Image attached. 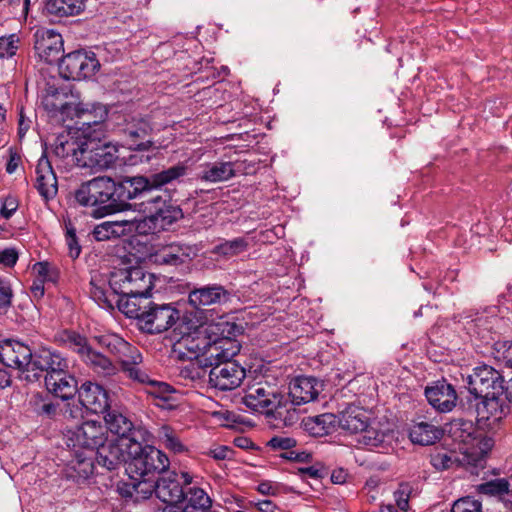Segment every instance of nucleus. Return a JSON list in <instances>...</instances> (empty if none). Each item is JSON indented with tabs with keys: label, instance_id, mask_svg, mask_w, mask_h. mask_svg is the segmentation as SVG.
<instances>
[{
	"label": "nucleus",
	"instance_id": "obj_7",
	"mask_svg": "<svg viewBox=\"0 0 512 512\" xmlns=\"http://www.w3.org/2000/svg\"><path fill=\"white\" fill-rule=\"evenodd\" d=\"M109 286L117 298L146 295L154 287V275L143 267H126L111 272Z\"/></svg>",
	"mask_w": 512,
	"mask_h": 512
},
{
	"label": "nucleus",
	"instance_id": "obj_32",
	"mask_svg": "<svg viewBox=\"0 0 512 512\" xmlns=\"http://www.w3.org/2000/svg\"><path fill=\"white\" fill-rule=\"evenodd\" d=\"M154 302L150 299V293L146 295H136L132 297L117 298L116 305L120 312L129 318L137 320L140 327L142 318L150 312Z\"/></svg>",
	"mask_w": 512,
	"mask_h": 512
},
{
	"label": "nucleus",
	"instance_id": "obj_61",
	"mask_svg": "<svg viewBox=\"0 0 512 512\" xmlns=\"http://www.w3.org/2000/svg\"><path fill=\"white\" fill-rule=\"evenodd\" d=\"M66 243L69 247V254L72 258H77L80 254L81 248L78 245L74 228H68L66 231Z\"/></svg>",
	"mask_w": 512,
	"mask_h": 512
},
{
	"label": "nucleus",
	"instance_id": "obj_17",
	"mask_svg": "<svg viewBox=\"0 0 512 512\" xmlns=\"http://www.w3.org/2000/svg\"><path fill=\"white\" fill-rule=\"evenodd\" d=\"M179 318V312L170 304H156L142 318L140 329L146 333L157 334L168 330Z\"/></svg>",
	"mask_w": 512,
	"mask_h": 512
},
{
	"label": "nucleus",
	"instance_id": "obj_39",
	"mask_svg": "<svg viewBox=\"0 0 512 512\" xmlns=\"http://www.w3.org/2000/svg\"><path fill=\"white\" fill-rule=\"evenodd\" d=\"M81 361L94 373L102 377H110L117 373V366L104 354L93 347L86 353Z\"/></svg>",
	"mask_w": 512,
	"mask_h": 512
},
{
	"label": "nucleus",
	"instance_id": "obj_21",
	"mask_svg": "<svg viewBox=\"0 0 512 512\" xmlns=\"http://www.w3.org/2000/svg\"><path fill=\"white\" fill-rule=\"evenodd\" d=\"M131 443V438H125L109 441L104 443L96 449V463L97 465L112 471L120 467L122 463L127 464L128 460V446Z\"/></svg>",
	"mask_w": 512,
	"mask_h": 512
},
{
	"label": "nucleus",
	"instance_id": "obj_52",
	"mask_svg": "<svg viewBox=\"0 0 512 512\" xmlns=\"http://www.w3.org/2000/svg\"><path fill=\"white\" fill-rule=\"evenodd\" d=\"M475 429L471 421H457L451 425L450 434L455 441L468 444L474 440Z\"/></svg>",
	"mask_w": 512,
	"mask_h": 512
},
{
	"label": "nucleus",
	"instance_id": "obj_63",
	"mask_svg": "<svg viewBox=\"0 0 512 512\" xmlns=\"http://www.w3.org/2000/svg\"><path fill=\"white\" fill-rule=\"evenodd\" d=\"M280 456L284 459L299 463H308L312 459V455L310 453L306 451H295L292 449L282 453Z\"/></svg>",
	"mask_w": 512,
	"mask_h": 512
},
{
	"label": "nucleus",
	"instance_id": "obj_56",
	"mask_svg": "<svg viewBox=\"0 0 512 512\" xmlns=\"http://www.w3.org/2000/svg\"><path fill=\"white\" fill-rule=\"evenodd\" d=\"M133 227L131 229V234L135 231L139 234H149L156 233L160 230L156 226V222L154 221L153 215L148 214V216L144 217L139 221H132Z\"/></svg>",
	"mask_w": 512,
	"mask_h": 512
},
{
	"label": "nucleus",
	"instance_id": "obj_13",
	"mask_svg": "<svg viewBox=\"0 0 512 512\" xmlns=\"http://www.w3.org/2000/svg\"><path fill=\"white\" fill-rule=\"evenodd\" d=\"M140 210L153 215L156 226L160 231L168 230L184 216L180 206L163 199L160 195L143 200L140 203Z\"/></svg>",
	"mask_w": 512,
	"mask_h": 512
},
{
	"label": "nucleus",
	"instance_id": "obj_8",
	"mask_svg": "<svg viewBox=\"0 0 512 512\" xmlns=\"http://www.w3.org/2000/svg\"><path fill=\"white\" fill-rule=\"evenodd\" d=\"M115 131L132 150L148 151L153 146V127L148 117L140 114H125L118 117Z\"/></svg>",
	"mask_w": 512,
	"mask_h": 512
},
{
	"label": "nucleus",
	"instance_id": "obj_36",
	"mask_svg": "<svg viewBox=\"0 0 512 512\" xmlns=\"http://www.w3.org/2000/svg\"><path fill=\"white\" fill-rule=\"evenodd\" d=\"M133 222L129 220L104 221L95 226L94 238L97 241H105L131 234Z\"/></svg>",
	"mask_w": 512,
	"mask_h": 512
},
{
	"label": "nucleus",
	"instance_id": "obj_35",
	"mask_svg": "<svg viewBox=\"0 0 512 512\" xmlns=\"http://www.w3.org/2000/svg\"><path fill=\"white\" fill-rule=\"evenodd\" d=\"M442 436L443 430L440 427L425 421L415 423L409 431L411 441L423 446L436 443Z\"/></svg>",
	"mask_w": 512,
	"mask_h": 512
},
{
	"label": "nucleus",
	"instance_id": "obj_25",
	"mask_svg": "<svg viewBox=\"0 0 512 512\" xmlns=\"http://www.w3.org/2000/svg\"><path fill=\"white\" fill-rule=\"evenodd\" d=\"M323 384L314 377L298 376L289 386V396L294 405H302L317 399Z\"/></svg>",
	"mask_w": 512,
	"mask_h": 512
},
{
	"label": "nucleus",
	"instance_id": "obj_43",
	"mask_svg": "<svg viewBox=\"0 0 512 512\" xmlns=\"http://www.w3.org/2000/svg\"><path fill=\"white\" fill-rule=\"evenodd\" d=\"M235 176L232 162H215L208 164L200 173L199 178L206 182L217 183L231 179Z\"/></svg>",
	"mask_w": 512,
	"mask_h": 512
},
{
	"label": "nucleus",
	"instance_id": "obj_29",
	"mask_svg": "<svg viewBox=\"0 0 512 512\" xmlns=\"http://www.w3.org/2000/svg\"><path fill=\"white\" fill-rule=\"evenodd\" d=\"M185 488L177 480L176 473H169L156 481V496L167 505L184 501Z\"/></svg>",
	"mask_w": 512,
	"mask_h": 512
},
{
	"label": "nucleus",
	"instance_id": "obj_16",
	"mask_svg": "<svg viewBox=\"0 0 512 512\" xmlns=\"http://www.w3.org/2000/svg\"><path fill=\"white\" fill-rule=\"evenodd\" d=\"M34 49L44 62L48 64L58 62L64 50L61 34L53 29H37L34 33Z\"/></svg>",
	"mask_w": 512,
	"mask_h": 512
},
{
	"label": "nucleus",
	"instance_id": "obj_26",
	"mask_svg": "<svg viewBox=\"0 0 512 512\" xmlns=\"http://www.w3.org/2000/svg\"><path fill=\"white\" fill-rule=\"evenodd\" d=\"M44 381L47 391L62 400L71 399L78 394V382L69 373V369L65 372L56 373L54 376L53 374L45 376Z\"/></svg>",
	"mask_w": 512,
	"mask_h": 512
},
{
	"label": "nucleus",
	"instance_id": "obj_48",
	"mask_svg": "<svg viewBox=\"0 0 512 512\" xmlns=\"http://www.w3.org/2000/svg\"><path fill=\"white\" fill-rule=\"evenodd\" d=\"M477 491L480 494L498 497L504 501L505 497L509 494V482L504 478L494 479L477 486Z\"/></svg>",
	"mask_w": 512,
	"mask_h": 512
},
{
	"label": "nucleus",
	"instance_id": "obj_40",
	"mask_svg": "<svg viewBox=\"0 0 512 512\" xmlns=\"http://www.w3.org/2000/svg\"><path fill=\"white\" fill-rule=\"evenodd\" d=\"M186 505L182 508L185 512H217L212 510V501L208 494L199 487L189 486L184 491Z\"/></svg>",
	"mask_w": 512,
	"mask_h": 512
},
{
	"label": "nucleus",
	"instance_id": "obj_14",
	"mask_svg": "<svg viewBox=\"0 0 512 512\" xmlns=\"http://www.w3.org/2000/svg\"><path fill=\"white\" fill-rule=\"evenodd\" d=\"M188 171L189 166L185 162H178L176 165L148 177L134 176L135 181L140 185L137 189L139 199L145 198L154 189H159L180 180L188 174Z\"/></svg>",
	"mask_w": 512,
	"mask_h": 512
},
{
	"label": "nucleus",
	"instance_id": "obj_18",
	"mask_svg": "<svg viewBox=\"0 0 512 512\" xmlns=\"http://www.w3.org/2000/svg\"><path fill=\"white\" fill-rule=\"evenodd\" d=\"M104 420L106 430L109 429L111 433L119 437L118 439L141 438L142 441H145L147 436H150L147 429L135 426L128 416L111 406L104 413Z\"/></svg>",
	"mask_w": 512,
	"mask_h": 512
},
{
	"label": "nucleus",
	"instance_id": "obj_3",
	"mask_svg": "<svg viewBox=\"0 0 512 512\" xmlns=\"http://www.w3.org/2000/svg\"><path fill=\"white\" fill-rule=\"evenodd\" d=\"M64 93L59 92L58 89L49 87L47 95L43 98V105L49 112H59L67 117L75 115L79 120L77 124L76 134L82 139L88 138V134L95 136H104L105 134V120L108 116V109L103 104H93L90 108L84 107L83 104H74L71 102H63L60 97Z\"/></svg>",
	"mask_w": 512,
	"mask_h": 512
},
{
	"label": "nucleus",
	"instance_id": "obj_33",
	"mask_svg": "<svg viewBox=\"0 0 512 512\" xmlns=\"http://www.w3.org/2000/svg\"><path fill=\"white\" fill-rule=\"evenodd\" d=\"M302 426L309 435L323 437L334 433L339 425L335 414L323 413L304 418Z\"/></svg>",
	"mask_w": 512,
	"mask_h": 512
},
{
	"label": "nucleus",
	"instance_id": "obj_57",
	"mask_svg": "<svg viewBox=\"0 0 512 512\" xmlns=\"http://www.w3.org/2000/svg\"><path fill=\"white\" fill-rule=\"evenodd\" d=\"M296 444L297 442L294 438L287 436H274L267 443L272 450H284L285 452L293 449Z\"/></svg>",
	"mask_w": 512,
	"mask_h": 512
},
{
	"label": "nucleus",
	"instance_id": "obj_11",
	"mask_svg": "<svg viewBox=\"0 0 512 512\" xmlns=\"http://www.w3.org/2000/svg\"><path fill=\"white\" fill-rule=\"evenodd\" d=\"M468 392L478 400L479 396L503 395L505 388L504 376L492 366L482 365L474 368L473 374L468 376Z\"/></svg>",
	"mask_w": 512,
	"mask_h": 512
},
{
	"label": "nucleus",
	"instance_id": "obj_4",
	"mask_svg": "<svg viewBox=\"0 0 512 512\" xmlns=\"http://www.w3.org/2000/svg\"><path fill=\"white\" fill-rule=\"evenodd\" d=\"M149 437L147 436L145 441H142L141 438H131L126 467L129 476L154 477L156 474L166 472L169 469L170 461L167 455L156 447L147 444Z\"/></svg>",
	"mask_w": 512,
	"mask_h": 512
},
{
	"label": "nucleus",
	"instance_id": "obj_23",
	"mask_svg": "<svg viewBox=\"0 0 512 512\" xmlns=\"http://www.w3.org/2000/svg\"><path fill=\"white\" fill-rule=\"evenodd\" d=\"M81 405L95 414H104L110 407L108 392L99 384L85 381L78 391Z\"/></svg>",
	"mask_w": 512,
	"mask_h": 512
},
{
	"label": "nucleus",
	"instance_id": "obj_6",
	"mask_svg": "<svg viewBox=\"0 0 512 512\" xmlns=\"http://www.w3.org/2000/svg\"><path fill=\"white\" fill-rule=\"evenodd\" d=\"M118 159V146L104 136L88 134L82 139V149L78 154L77 166L92 171L111 168Z\"/></svg>",
	"mask_w": 512,
	"mask_h": 512
},
{
	"label": "nucleus",
	"instance_id": "obj_42",
	"mask_svg": "<svg viewBox=\"0 0 512 512\" xmlns=\"http://www.w3.org/2000/svg\"><path fill=\"white\" fill-rule=\"evenodd\" d=\"M85 8V0H47L45 10L49 15L62 18L79 14Z\"/></svg>",
	"mask_w": 512,
	"mask_h": 512
},
{
	"label": "nucleus",
	"instance_id": "obj_20",
	"mask_svg": "<svg viewBox=\"0 0 512 512\" xmlns=\"http://www.w3.org/2000/svg\"><path fill=\"white\" fill-rule=\"evenodd\" d=\"M33 354L34 350L19 341L0 342V362L7 367L30 371Z\"/></svg>",
	"mask_w": 512,
	"mask_h": 512
},
{
	"label": "nucleus",
	"instance_id": "obj_64",
	"mask_svg": "<svg viewBox=\"0 0 512 512\" xmlns=\"http://www.w3.org/2000/svg\"><path fill=\"white\" fill-rule=\"evenodd\" d=\"M208 455L215 460L231 459L233 450L228 446H217L209 450Z\"/></svg>",
	"mask_w": 512,
	"mask_h": 512
},
{
	"label": "nucleus",
	"instance_id": "obj_45",
	"mask_svg": "<svg viewBox=\"0 0 512 512\" xmlns=\"http://www.w3.org/2000/svg\"><path fill=\"white\" fill-rule=\"evenodd\" d=\"M386 437V431L381 429L379 422L374 421L367 422L366 428L360 432L357 441L365 446L378 447L385 441Z\"/></svg>",
	"mask_w": 512,
	"mask_h": 512
},
{
	"label": "nucleus",
	"instance_id": "obj_54",
	"mask_svg": "<svg viewBox=\"0 0 512 512\" xmlns=\"http://www.w3.org/2000/svg\"><path fill=\"white\" fill-rule=\"evenodd\" d=\"M494 357L512 368V341H498L494 344Z\"/></svg>",
	"mask_w": 512,
	"mask_h": 512
},
{
	"label": "nucleus",
	"instance_id": "obj_50",
	"mask_svg": "<svg viewBox=\"0 0 512 512\" xmlns=\"http://www.w3.org/2000/svg\"><path fill=\"white\" fill-rule=\"evenodd\" d=\"M461 463L460 458L454 452L441 450L430 454V464L439 471L458 467Z\"/></svg>",
	"mask_w": 512,
	"mask_h": 512
},
{
	"label": "nucleus",
	"instance_id": "obj_28",
	"mask_svg": "<svg viewBox=\"0 0 512 512\" xmlns=\"http://www.w3.org/2000/svg\"><path fill=\"white\" fill-rule=\"evenodd\" d=\"M35 187L46 200L52 199L57 194V177L45 155L41 156L36 166Z\"/></svg>",
	"mask_w": 512,
	"mask_h": 512
},
{
	"label": "nucleus",
	"instance_id": "obj_41",
	"mask_svg": "<svg viewBox=\"0 0 512 512\" xmlns=\"http://www.w3.org/2000/svg\"><path fill=\"white\" fill-rule=\"evenodd\" d=\"M51 393H35L29 400L32 411L39 417L53 419L59 411V402L54 401Z\"/></svg>",
	"mask_w": 512,
	"mask_h": 512
},
{
	"label": "nucleus",
	"instance_id": "obj_9",
	"mask_svg": "<svg viewBox=\"0 0 512 512\" xmlns=\"http://www.w3.org/2000/svg\"><path fill=\"white\" fill-rule=\"evenodd\" d=\"M107 441L106 427L95 420H88L66 434V444L71 450H82L94 454V451Z\"/></svg>",
	"mask_w": 512,
	"mask_h": 512
},
{
	"label": "nucleus",
	"instance_id": "obj_2",
	"mask_svg": "<svg viewBox=\"0 0 512 512\" xmlns=\"http://www.w3.org/2000/svg\"><path fill=\"white\" fill-rule=\"evenodd\" d=\"M139 186L134 177H123L116 181L111 177L98 176L83 182L74 191V197L81 206L95 207L92 215L102 218L131 209L130 200L139 199Z\"/></svg>",
	"mask_w": 512,
	"mask_h": 512
},
{
	"label": "nucleus",
	"instance_id": "obj_19",
	"mask_svg": "<svg viewBox=\"0 0 512 512\" xmlns=\"http://www.w3.org/2000/svg\"><path fill=\"white\" fill-rule=\"evenodd\" d=\"M428 403L440 413H448L456 406L458 395L452 384L445 379L433 381L424 389Z\"/></svg>",
	"mask_w": 512,
	"mask_h": 512
},
{
	"label": "nucleus",
	"instance_id": "obj_46",
	"mask_svg": "<svg viewBox=\"0 0 512 512\" xmlns=\"http://www.w3.org/2000/svg\"><path fill=\"white\" fill-rule=\"evenodd\" d=\"M158 438L161 444L174 454L187 452V447L180 440L178 433L168 425L159 428Z\"/></svg>",
	"mask_w": 512,
	"mask_h": 512
},
{
	"label": "nucleus",
	"instance_id": "obj_37",
	"mask_svg": "<svg viewBox=\"0 0 512 512\" xmlns=\"http://www.w3.org/2000/svg\"><path fill=\"white\" fill-rule=\"evenodd\" d=\"M129 482L125 483L121 488V495L124 497L134 498L136 501L146 499L156 493V481H152L153 477H133L129 476Z\"/></svg>",
	"mask_w": 512,
	"mask_h": 512
},
{
	"label": "nucleus",
	"instance_id": "obj_38",
	"mask_svg": "<svg viewBox=\"0 0 512 512\" xmlns=\"http://www.w3.org/2000/svg\"><path fill=\"white\" fill-rule=\"evenodd\" d=\"M54 154L61 159L71 158V161L77 165L78 154L82 149V137L71 136L70 134L59 135L53 144Z\"/></svg>",
	"mask_w": 512,
	"mask_h": 512
},
{
	"label": "nucleus",
	"instance_id": "obj_47",
	"mask_svg": "<svg viewBox=\"0 0 512 512\" xmlns=\"http://www.w3.org/2000/svg\"><path fill=\"white\" fill-rule=\"evenodd\" d=\"M247 248L248 241L244 237H238L222 241L214 247L213 252L219 256L230 258L246 251Z\"/></svg>",
	"mask_w": 512,
	"mask_h": 512
},
{
	"label": "nucleus",
	"instance_id": "obj_55",
	"mask_svg": "<svg viewBox=\"0 0 512 512\" xmlns=\"http://www.w3.org/2000/svg\"><path fill=\"white\" fill-rule=\"evenodd\" d=\"M451 512H482V504L472 497H464L454 502Z\"/></svg>",
	"mask_w": 512,
	"mask_h": 512
},
{
	"label": "nucleus",
	"instance_id": "obj_24",
	"mask_svg": "<svg viewBox=\"0 0 512 512\" xmlns=\"http://www.w3.org/2000/svg\"><path fill=\"white\" fill-rule=\"evenodd\" d=\"M503 395L485 394L478 400L469 399V409H474L482 419L493 418L495 421L502 419L509 413L510 407Z\"/></svg>",
	"mask_w": 512,
	"mask_h": 512
},
{
	"label": "nucleus",
	"instance_id": "obj_51",
	"mask_svg": "<svg viewBox=\"0 0 512 512\" xmlns=\"http://www.w3.org/2000/svg\"><path fill=\"white\" fill-rule=\"evenodd\" d=\"M142 362V355L139 352V359H135L132 357H129L126 360H123L121 363L122 371L132 380L147 385L148 382L151 380L148 376V374L143 371L139 364Z\"/></svg>",
	"mask_w": 512,
	"mask_h": 512
},
{
	"label": "nucleus",
	"instance_id": "obj_44",
	"mask_svg": "<svg viewBox=\"0 0 512 512\" xmlns=\"http://www.w3.org/2000/svg\"><path fill=\"white\" fill-rule=\"evenodd\" d=\"M90 297L101 307L113 310L116 304L117 295H108L105 290V282L102 279L92 278L90 281Z\"/></svg>",
	"mask_w": 512,
	"mask_h": 512
},
{
	"label": "nucleus",
	"instance_id": "obj_27",
	"mask_svg": "<svg viewBox=\"0 0 512 512\" xmlns=\"http://www.w3.org/2000/svg\"><path fill=\"white\" fill-rule=\"evenodd\" d=\"M192 248L181 243H170L158 248L152 255L158 265L179 266L191 258Z\"/></svg>",
	"mask_w": 512,
	"mask_h": 512
},
{
	"label": "nucleus",
	"instance_id": "obj_31",
	"mask_svg": "<svg viewBox=\"0 0 512 512\" xmlns=\"http://www.w3.org/2000/svg\"><path fill=\"white\" fill-rule=\"evenodd\" d=\"M98 344L113 354L120 363L129 357L139 359V350L117 334H105L95 337Z\"/></svg>",
	"mask_w": 512,
	"mask_h": 512
},
{
	"label": "nucleus",
	"instance_id": "obj_10",
	"mask_svg": "<svg viewBox=\"0 0 512 512\" xmlns=\"http://www.w3.org/2000/svg\"><path fill=\"white\" fill-rule=\"evenodd\" d=\"M100 63L92 52L73 51L60 59L59 73L66 80H82L93 77Z\"/></svg>",
	"mask_w": 512,
	"mask_h": 512
},
{
	"label": "nucleus",
	"instance_id": "obj_49",
	"mask_svg": "<svg viewBox=\"0 0 512 512\" xmlns=\"http://www.w3.org/2000/svg\"><path fill=\"white\" fill-rule=\"evenodd\" d=\"M62 340L69 349L78 354L80 359L92 348L88 339L75 331H65Z\"/></svg>",
	"mask_w": 512,
	"mask_h": 512
},
{
	"label": "nucleus",
	"instance_id": "obj_60",
	"mask_svg": "<svg viewBox=\"0 0 512 512\" xmlns=\"http://www.w3.org/2000/svg\"><path fill=\"white\" fill-rule=\"evenodd\" d=\"M12 296L10 286L0 281V314L7 312L11 306Z\"/></svg>",
	"mask_w": 512,
	"mask_h": 512
},
{
	"label": "nucleus",
	"instance_id": "obj_62",
	"mask_svg": "<svg viewBox=\"0 0 512 512\" xmlns=\"http://www.w3.org/2000/svg\"><path fill=\"white\" fill-rule=\"evenodd\" d=\"M17 208H18L17 199L13 196H8L4 199V201L2 203L0 214L5 219H9L15 213Z\"/></svg>",
	"mask_w": 512,
	"mask_h": 512
},
{
	"label": "nucleus",
	"instance_id": "obj_1",
	"mask_svg": "<svg viewBox=\"0 0 512 512\" xmlns=\"http://www.w3.org/2000/svg\"><path fill=\"white\" fill-rule=\"evenodd\" d=\"M228 336L211 339L207 329L195 328L183 333L174 343L173 353L180 360H189L190 364L181 370V374L192 380L201 379L206 374V367L214 359L235 357L241 349L239 341L232 338L243 333V327L235 323H225ZM225 329H223V332Z\"/></svg>",
	"mask_w": 512,
	"mask_h": 512
},
{
	"label": "nucleus",
	"instance_id": "obj_5",
	"mask_svg": "<svg viewBox=\"0 0 512 512\" xmlns=\"http://www.w3.org/2000/svg\"><path fill=\"white\" fill-rule=\"evenodd\" d=\"M284 400L283 384L272 375H263L248 385L242 403L260 413L271 414L281 407Z\"/></svg>",
	"mask_w": 512,
	"mask_h": 512
},
{
	"label": "nucleus",
	"instance_id": "obj_30",
	"mask_svg": "<svg viewBox=\"0 0 512 512\" xmlns=\"http://www.w3.org/2000/svg\"><path fill=\"white\" fill-rule=\"evenodd\" d=\"M71 453L72 459L68 463L66 476L77 483L83 482L94 473L93 454L77 449L71 450Z\"/></svg>",
	"mask_w": 512,
	"mask_h": 512
},
{
	"label": "nucleus",
	"instance_id": "obj_15",
	"mask_svg": "<svg viewBox=\"0 0 512 512\" xmlns=\"http://www.w3.org/2000/svg\"><path fill=\"white\" fill-rule=\"evenodd\" d=\"M69 369L68 359L58 350L39 346L34 349L30 371L45 372V376L56 375Z\"/></svg>",
	"mask_w": 512,
	"mask_h": 512
},
{
	"label": "nucleus",
	"instance_id": "obj_12",
	"mask_svg": "<svg viewBox=\"0 0 512 512\" xmlns=\"http://www.w3.org/2000/svg\"><path fill=\"white\" fill-rule=\"evenodd\" d=\"M233 357L214 359L209 368V384L221 391L233 390L240 386L245 378V369L232 360Z\"/></svg>",
	"mask_w": 512,
	"mask_h": 512
},
{
	"label": "nucleus",
	"instance_id": "obj_58",
	"mask_svg": "<svg viewBox=\"0 0 512 512\" xmlns=\"http://www.w3.org/2000/svg\"><path fill=\"white\" fill-rule=\"evenodd\" d=\"M18 39L14 34L8 37L0 38V57L1 58H10L15 55L18 47H17Z\"/></svg>",
	"mask_w": 512,
	"mask_h": 512
},
{
	"label": "nucleus",
	"instance_id": "obj_53",
	"mask_svg": "<svg viewBox=\"0 0 512 512\" xmlns=\"http://www.w3.org/2000/svg\"><path fill=\"white\" fill-rule=\"evenodd\" d=\"M146 392L163 402H169L174 389L165 382L150 380L146 385Z\"/></svg>",
	"mask_w": 512,
	"mask_h": 512
},
{
	"label": "nucleus",
	"instance_id": "obj_22",
	"mask_svg": "<svg viewBox=\"0 0 512 512\" xmlns=\"http://www.w3.org/2000/svg\"><path fill=\"white\" fill-rule=\"evenodd\" d=\"M189 303L196 309L206 306L224 305L231 301L232 292L219 284L195 288L189 293Z\"/></svg>",
	"mask_w": 512,
	"mask_h": 512
},
{
	"label": "nucleus",
	"instance_id": "obj_34",
	"mask_svg": "<svg viewBox=\"0 0 512 512\" xmlns=\"http://www.w3.org/2000/svg\"><path fill=\"white\" fill-rule=\"evenodd\" d=\"M337 419L339 427L354 434H360L369 420L362 408L353 405L342 411Z\"/></svg>",
	"mask_w": 512,
	"mask_h": 512
},
{
	"label": "nucleus",
	"instance_id": "obj_59",
	"mask_svg": "<svg viewBox=\"0 0 512 512\" xmlns=\"http://www.w3.org/2000/svg\"><path fill=\"white\" fill-rule=\"evenodd\" d=\"M461 460V465H469L473 469H483L485 466V454L483 452H479L477 454L466 453L463 455Z\"/></svg>",
	"mask_w": 512,
	"mask_h": 512
}]
</instances>
